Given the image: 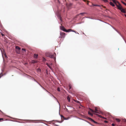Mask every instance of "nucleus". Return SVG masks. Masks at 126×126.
<instances>
[{"instance_id": "nucleus-1", "label": "nucleus", "mask_w": 126, "mask_h": 126, "mask_svg": "<svg viewBox=\"0 0 126 126\" xmlns=\"http://www.w3.org/2000/svg\"><path fill=\"white\" fill-rule=\"evenodd\" d=\"M16 51L18 54H19L20 53V48L18 46H16Z\"/></svg>"}, {"instance_id": "nucleus-2", "label": "nucleus", "mask_w": 126, "mask_h": 126, "mask_svg": "<svg viewBox=\"0 0 126 126\" xmlns=\"http://www.w3.org/2000/svg\"><path fill=\"white\" fill-rule=\"evenodd\" d=\"M49 57L52 58H54L55 60H56V54L55 53H54L53 54H50L49 55Z\"/></svg>"}, {"instance_id": "nucleus-3", "label": "nucleus", "mask_w": 126, "mask_h": 126, "mask_svg": "<svg viewBox=\"0 0 126 126\" xmlns=\"http://www.w3.org/2000/svg\"><path fill=\"white\" fill-rule=\"evenodd\" d=\"M90 110L92 112H94L98 113H99L98 112V110H97V109L96 108H95L94 111V110H92L91 109H90Z\"/></svg>"}, {"instance_id": "nucleus-4", "label": "nucleus", "mask_w": 126, "mask_h": 126, "mask_svg": "<svg viewBox=\"0 0 126 126\" xmlns=\"http://www.w3.org/2000/svg\"><path fill=\"white\" fill-rule=\"evenodd\" d=\"M60 35V38H64L65 36V33L64 32H61Z\"/></svg>"}, {"instance_id": "nucleus-5", "label": "nucleus", "mask_w": 126, "mask_h": 126, "mask_svg": "<svg viewBox=\"0 0 126 126\" xmlns=\"http://www.w3.org/2000/svg\"><path fill=\"white\" fill-rule=\"evenodd\" d=\"M66 31V32H75V33H77L75 31H74L72 30L71 29H69L68 30H67V31ZM77 33H78V32H77Z\"/></svg>"}, {"instance_id": "nucleus-6", "label": "nucleus", "mask_w": 126, "mask_h": 126, "mask_svg": "<svg viewBox=\"0 0 126 126\" xmlns=\"http://www.w3.org/2000/svg\"><path fill=\"white\" fill-rule=\"evenodd\" d=\"M60 29L61 30H63V31L64 32H66L67 30L65 29V28L63 26H61L60 27Z\"/></svg>"}, {"instance_id": "nucleus-7", "label": "nucleus", "mask_w": 126, "mask_h": 126, "mask_svg": "<svg viewBox=\"0 0 126 126\" xmlns=\"http://www.w3.org/2000/svg\"><path fill=\"white\" fill-rule=\"evenodd\" d=\"M88 119H89L91 121L93 122H94V123H97L96 122H95L94 121V120H93V119H91V118H88Z\"/></svg>"}, {"instance_id": "nucleus-8", "label": "nucleus", "mask_w": 126, "mask_h": 126, "mask_svg": "<svg viewBox=\"0 0 126 126\" xmlns=\"http://www.w3.org/2000/svg\"><path fill=\"white\" fill-rule=\"evenodd\" d=\"M110 4L112 6H115L114 4L113 3L111 2H110Z\"/></svg>"}, {"instance_id": "nucleus-9", "label": "nucleus", "mask_w": 126, "mask_h": 126, "mask_svg": "<svg viewBox=\"0 0 126 126\" xmlns=\"http://www.w3.org/2000/svg\"><path fill=\"white\" fill-rule=\"evenodd\" d=\"M67 99L68 100L69 102H70V98L69 96H68L67 98Z\"/></svg>"}, {"instance_id": "nucleus-10", "label": "nucleus", "mask_w": 126, "mask_h": 126, "mask_svg": "<svg viewBox=\"0 0 126 126\" xmlns=\"http://www.w3.org/2000/svg\"><path fill=\"white\" fill-rule=\"evenodd\" d=\"M86 14V13H80L79 14L77 15V16H78L79 15H83L84 14Z\"/></svg>"}, {"instance_id": "nucleus-11", "label": "nucleus", "mask_w": 126, "mask_h": 126, "mask_svg": "<svg viewBox=\"0 0 126 126\" xmlns=\"http://www.w3.org/2000/svg\"><path fill=\"white\" fill-rule=\"evenodd\" d=\"M72 5V4L71 3H70L68 5H67V6L69 8V7L70 6H71Z\"/></svg>"}, {"instance_id": "nucleus-12", "label": "nucleus", "mask_w": 126, "mask_h": 126, "mask_svg": "<svg viewBox=\"0 0 126 126\" xmlns=\"http://www.w3.org/2000/svg\"><path fill=\"white\" fill-rule=\"evenodd\" d=\"M88 113L91 116H93V114L92 113H91L89 111L88 112Z\"/></svg>"}, {"instance_id": "nucleus-13", "label": "nucleus", "mask_w": 126, "mask_h": 126, "mask_svg": "<svg viewBox=\"0 0 126 126\" xmlns=\"http://www.w3.org/2000/svg\"><path fill=\"white\" fill-rule=\"evenodd\" d=\"M38 56V55L37 54H35L34 55V57L35 58H37Z\"/></svg>"}, {"instance_id": "nucleus-14", "label": "nucleus", "mask_w": 126, "mask_h": 126, "mask_svg": "<svg viewBox=\"0 0 126 126\" xmlns=\"http://www.w3.org/2000/svg\"><path fill=\"white\" fill-rule=\"evenodd\" d=\"M47 65L48 66L50 69H51V65L49 64L48 63L47 64Z\"/></svg>"}, {"instance_id": "nucleus-15", "label": "nucleus", "mask_w": 126, "mask_h": 126, "mask_svg": "<svg viewBox=\"0 0 126 126\" xmlns=\"http://www.w3.org/2000/svg\"><path fill=\"white\" fill-rule=\"evenodd\" d=\"M61 118L62 119H65V118L62 115H61Z\"/></svg>"}, {"instance_id": "nucleus-16", "label": "nucleus", "mask_w": 126, "mask_h": 126, "mask_svg": "<svg viewBox=\"0 0 126 126\" xmlns=\"http://www.w3.org/2000/svg\"><path fill=\"white\" fill-rule=\"evenodd\" d=\"M116 120L118 122H119L120 121V120L118 119H116Z\"/></svg>"}, {"instance_id": "nucleus-17", "label": "nucleus", "mask_w": 126, "mask_h": 126, "mask_svg": "<svg viewBox=\"0 0 126 126\" xmlns=\"http://www.w3.org/2000/svg\"><path fill=\"white\" fill-rule=\"evenodd\" d=\"M69 89L70 90V89H71V85L69 84Z\"/></svg>"}, {"instance_id": "nucleus-18", "label": "nucleus", "mask_w": 126, "mask_h": 126, "mask_svg": "<svg viewBox=\"0 0 126 126\" xmlns=\"http://www.w3.org/2000/svg\"><path fill=\"white\" fill-rule=\"evenodd\" d=\"M3 75L2 73H1L0 74V78L2 76H3Z\"/></svg>"}, {"instance_id": "nucleus-19", "label": "nucleus", "mask_w": 126, "mask_h": 126, "mask_svg": "<svg viewBox=\"0 0 126 126\" xmlns=\"http://www.w3.org/2000/svg\"><path fill=\"white\" fill-rule=\"evenodd\" d=\"M105 2H108V1L107 0H102Z\"/></svg>"}, {"instance_id": "nucleus-20", "label": "nucleus", "mask_w": 126, "mask_h": 126, "mask_svg": "<svg viewBox=\"0 0 126 126\" xmlns=\"http://www.w3.org/2000/svg\"><path fill=\"white\" fill-rule=\"evenodd\" d=\"M122 2L124 4V5L126 6V3H125L124 2L122 1Z\"/></svg>"}, {"instance_id": "nucleus-21", "label": "nucleus", "mask_w": 126, "mask_h": 126, "mask_svg": "<svg viewBox=\"0 0 126 126\" xmlns=\"http://www.w3.org/2000/svg\"><path fill=\"white\" fill-rule=\"evenodd\" d=\"M3 118H0V121H3Z\"/></svg>"}, {"instance_id": "nucleus-22", "label": "nucleus", "mask_w": 126, "mask_h": 126, "mask_svg": "<svg viewBox=\"0 0 126 126\" xmlns=\"http://www.w3.org/2000/svg\"><path fill=\"white\" fill-rule=\"evenodd\" d=\"M125 13H126V8H125ZM124 16H125L126 17V14H125L124 15Z\"/></svg>"}, {"instance_id": "nucleus-23", "label": "nucleus", "mask_w": 126, "mask_h": 126, "mask_svg": "<svg viewBox=\"0 0 126 126\" xmlns=\"http://www.w3.org/2000/svg\"><path fill=\"white\" fill-rule=\"evenodd\" d=\"M116 31L121 35V33L119 32L118 31H117V30H116Z\"/></svg>"}, {"instance_id": "nucleus-24", "label": "nucleus", "mask_w": 126, "mask_h": 126, "mask_svg": "<svg viewBox=\"0 0 126 126\" xmlns=\"http://www.w3.org/2000/svg\"><path fill=\"white\" fill-rule=\"evenodd\" d=\"M57 90L58 91H60V90L59 88H58L57 89Z\"/></svg>"}, {"instance_id": "nucleus-25", "label": "nucleus", "mask_w": 126, "mask_h": 126, "mask_svg": "<svg viewBox=\"0 0 126 126\" xmlns=\"http://www.w3.org/2000/svg\"><path fill=\"white\" fill-rule=\"evenodd\" d=\"M22 50H24L25 51H26V49H25L22 48Z\"/></svg>"}, {"instance_id": "nucleus-26", "label": "nucleus", "mask_w": 126, "mask_h": 126, "mask_svg": "<svg viewBox=\"0 0 126 126\" xmlns=\"http://www.w3.org/2000/svg\"><path fill=\"white\" fill-rule=\"evenodd\" d=\"M93 5V6H99L98 5Z\"/></svg>"}, {"instance_id": "nucleus-27", "label": "nucleus", "mask_w": 126, "mask_h": 126, "mask_svg": "<svg viewBox=\"0 0 126 126\" xmlns=\"http://www.w3.org/2000/svg\"><path fill=\"white\" fill-rule=\"evenodd\" d=\"M112 126H115V125L114 124H112Z\"/></svg>"}, {"instance_id": "nucleus-28", "label": "nucleus", "mask_w": 126, "mask_h": 126, "mask_svg": "<svg viewBox=\"0 0 126 126\" xmlns=\"http://www.w3.org/2000/svg\"><path fill=\"white\" fill-rule=\"evenodd\" d=\"M1 34L2 35V36H3L4 35L2 33H1Z\"/></svg>"}, {"instance_id": "nucleus-29", "label": "nucleus", "mask_w": 126, "mask_h": 126, "mask_svg": "<svg viewBox=\"0 0 126 126\" xmlns=\"http://www.w3.org/2000/svg\"><path fill=\"white\" fill-rule=\"evenodd\" d=\"M104 122L106 123H107L108 122L107 121H105Z\"/></svg>"}, {"instance_id": "nucleus-30", "label": "nucleus", "mask_w": 126, "mask_h": 126, "mask_svg": "<svg viewBox=\"0 0 126 126\" xmlns=\"http://www.w3.org/2000/svg\"><path fill=\"white\" fill-rule=\"evenodd\" d=\"M54 125L55 126H58V125H56V124H54Z\"/></svg>"}, {"instance_id": "nucleus-31", "label": "nucleus", "mask_w": 126, "mask_h": 126, "mask_svg": "<svg viewBox=\"0 0 126 126\" xmlns=\"http://www.w3.org/2000/svg\"><path fill=\"white\" fill-rule=\"evenodd\" d=\"M83 0L85 2H86V0Z\"/></svg>"}, {"instance_id": "nucleus-32", "label": "nucleus", "mask_w": 126, "mask_h": 126, "mask_svg": "<svg viewBox=\"0 0 126 126\" xmlns=\"http://www.w3.org/2000/svg\"><path fill=\"white\" fill-rule=\"evenodd\" d=\"M125 122H126V120H125Z\"/></svg>"}, {"instance_id": "nucleus-33", "label": "nucleus", "mask_w": 126, "mask_h": 126, "mask_svg": "<svg viewBox=\"0 0 126 126\" xmlns=\"http://www.w3.org/2000/svg\"><path fill=\"white\" fill-rule=\"evenodd\" d=\"M103 7L104 8H106V7L105 6H103Z\"/></svg>"}, {"instance_id": "nucleus-34", "label": "nucleus", "mask_w": 126, "mask_h": 126, "mask_svg": "<svg viewBox=\"0 0 126 126\" xmlns=\"http://www.w3.org/2000/svg\"><path fill=\"white\" fill-rule=\"evenodd\" d=\"M33 63H35L36 62H33Z\"/></svg>"}, {"instance_id": "nucleus-35", "label": "nucleus", "mask_w": 126, "mask_h": 126, "mask_svg": "<svg viewBox=\"0 0 126 126\" xmlns=\"http://www.w3.org/2000/svg\"><path fill=\"white\" fill-rule=\"evenodd\" d=\"M60 20H61V18H60Z\"/></svg>"}, {"instance_id": "nucleus-36", "label": "nucleus", "mask_w": 126, "mask_h": 126, "mask_svg": "<svg viewBox=\"0 0 126 126\" xmlns=\"http://www.w3.org/2000/svg\"><path fill=\"white\" fill-rule=\"evenodd\" d=\"M47 91V92L49 93V92H48V91Z\"/></svg>"}, {"instance_id": "nucleus-37", "label": "nucleus", "mask_w": 126, "mask_h": 126, "mask_svg": "<svg viewBox=\"0 0 126 126\" xmlns=\"http://www.w3.org/2000/svg\"><path fill=\"white\" fill-rule=\"evenodd\" d=\"M53 96V97H54V98H55V97H54V96Z\"/></svg>"}]
</instances>
